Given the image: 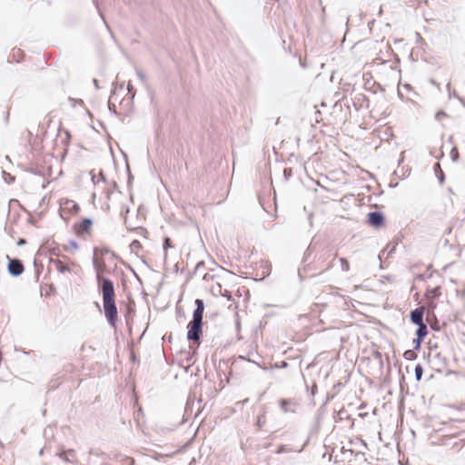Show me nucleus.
Instances as JSON below:
<instances>
[{
	"mask_svg": "<svg viewBox=\"0 0 465 465\" xmlns=\"http://www.w3.org/2000/svg\"><path fill=\"white\" fill-rule=\"evenodd\" d=\"M109 253L114 255V252L106 247H95L93 264L96 272L97 286L103 298L104 316L109 324L114 327L118 321L116 293L113 281L104 277L107 272L104 256Z\"/></svg>",
	"mask_w": 465,
	"mask_h": 465,
	"instance_id": "obj_1",
	"label": "nucleus"
},
{
	"mask_svg": "<svg viewBox=\"0 0 465 465\" xmlns=\"http://www.w3.org/2000/svg\"><path fill=\"white\" fill-rule=\"evenodd\" d=\"M196 309L193 314V320L188 323V340L199 342L202 334L203 315L204 311L203 302L200 299L195 301Z\"/></svg>",
	"mask_w": 465,
	"mask_h": 465,
	"instance_id": "obj_2",
	"label": "nucleus"
},
{
	"mask_svg": "<svg viewBox=\"0 0 465 465\" xmlns=\"http://www.w3.org/2000/svg\"><path fill=\"white\" fill-rule=\"evenodd\" d=\"M94 223L93 219L83 217L72 225V231L77 238L87 240L93 235Z\"/></svg>",
	"mask_w": 465,
	"mask_h": 465,
	"instance_id": "obj_3",
	"label": "nucleus"
},
{
	"mask_svg": "<svg viewBox=\"0 0 465 465\" xmlns=\"http://www.w3.org/2000/svg\"><path fill=\"white\" fill-rule=\"evenodd\" d=\"M80 205L74 200L68 198H62L59 201V213L61 218L65 222H68L73 217L76 216L80 213Z\"/></svg>",
	"mask_w": 465,
	"mask_h": 465,
	"instance_id": "obj_4",
	"label": "nucleus"
},
{
	"mask_svg": "<svg viewBox=\"0 0 465 465\" xmlns=\"http://www.w3.org/2000/svg\"><path fill=\"white\" fill-rule=\"evenodd\" d=\"M8 270L11 274L18 276L24 272V266L19 260H10Z\"/></svg>",
	"mask_w": 465,
	"mask_h": 465,
	"instance_id": "obj_5",
	"label": "nucleus"
},
{
	"mask_svg": "<svg viewBox=\"0 0 465 465\" xmlns=\"http://www.w3.org/2000/svg\"><path fill=\"white\" fill-rule=\"evenodd\" d=\"M368 221L373 226H381L383 223V216L378 212L370 213L368 214Z\"/></svg>",
	"mask_w": 465,
	"mask_h": 465,
	"instance_id": "obj_6",
	"label": "nucleus"
},
{
	"mask_svg": "<svg viewBox=\"0 0 465 465\" xmlns=\"http://www.w3.org/2000/svg\"><path fill=\"white\" fill-rule=\"evenodd\" d=\"M423 307H420L411 312V318L413 323L420 325L423 324Z\"/></svg>",
	"mask_w": 465,
	"mask_h": 465,
	"instance_id": "obj_7",
	"label": "nucleus"
},
{
	"mask_svg": "<svg viewBox=\"0 0 465 465\" xmlns=\"http://www.w3.org/2000/svg\"><path fill=\"white\" fill-rule=\"evenodd\" d=\"M419 328L417 330V340L415 348L418 349L423 341L424 337L428 334V328L425 323L418 325Z\"/></svg>",
	"mask_w": 465,
	"mask_h": 465,
	"instance_id": "obj_8",
	"label": "nucleus"
},
{
	"mask_svg": "<svg viewBox=\"0 0 465 465\" xmlns=\"http://www.w3.org/2000/svg\"><path fill=\"white\" fill-rule=\"evenodd\" d=\"M54 265L55 270L58 272L64 273V272H70L69 266L67 264H65L64 262H63L61 260L54 261Z\"/></svg>",
	"mask_w": 465,
	"mask_h": 465,
	"instance_id": "obj_9",
	"label": "nucleus"
},
{
	"mask_svg": "<svg viewBox=\"0 0 465 465\" xmlns=\"http://www.w3.org/2000/svg\"><path fill=\"white\" fill-rule=\"evenodd\" d=\"M440 286H435V287H431V288L428 287L426 290V296L429 299H435L438 296H440Z\"/></svg>",
	"mask_w": 465,
	"mask_h": 465,
	"instance_id": "obj_10",
	"label": "nucleus"
},
{
	"mask_svg": "<svg viewBox=\"0 0 465 465\" xmlns=\"http://www.w3.org/2000/svg\"><path fill=\"white\" fill-rule=\"evenodd\" d=\"M340 263L342 271L348 272L350 270V263L346 258H340Z\"/></svg>",
	"mask_w": 465,
	"mask_h": 465,
	"instance_id": "obj_11",
	"label": "nucleus"
},
{
	"mask_svg": "<svg viewBox=\"0 0 465 465\" xmlns=\"http://www.w3.org/2000/svg\"><path fill=\"white\" fill-rule=\"evenodd\" d=\"M422 374H423V369L421 367V365H417L415 367V376H416V380L417 381H420L421 377H422Z\"/></svg>",
	"mask_w": 465,
	"mask_h": 465,
	"instance_id": "obj_12",
	"label": "nucleus"
},
{
	"mask_svg": "<svg viewBox=\"0 0 465 465\" xmlns=\"http://www.w3.org/2000/svg\"><path fill=\"white\" fill-rule=\"evenodd\" d=\"M172 247H173V244H172V241H171V239H170V238H168V237H167V238H165V239H164V242H163V249H164V251L166 252V250H167L168 248H172Z\"/></svg>",
	"mask_w": 465,
	"mask_h": 465,
	"instance_id": "obj_13",
	"label": "nucleus"
},
{
	"mask_svg": "<svg viewBox=\"0 0 465 465\" xmlns=\"http://www.w3.org/2000/svg\"><path fill=\"white\" fill-rule=\"evenodd\" d=\"M280 405L281 407L285 411H288V405H289V401L288 400H285V399H282L280 401Z\"/></svg>",
	"mask_w": 465,
	"mask_h": 465,
	"instance_id": "obj_14",
	"label": "nucleus"
},
{
	"mask_svg": "<svg viewBox=\"0 0 465 465\" xmlns=\"http://www.w3.org/2000/svg\"><path fill=\"white\" fill-rule=\"evenodd\" d=\"M13 54L18 57L17 61L23 57V52L20 49H13Z\"/></svg>",
	"mask_w": 465,
	"mask_h": 465,
	"instance_id": "obj_15",
	"label": "nucleus"
},
{
	"mask_svg": "<svg viewBox=\"0 0 465 465\" xmlns=\"http://www.w3.org/2000/svg\"><path fill=\"white\" fill-rule=\"evenodd\" d=\"M447 117V114L444 112H439L436 114V119L437 120H442L443 118Z\"/></svg>",
	"mask_w": 465,
	"mask_h": 465,
	"instance_id": "obj_16",
	"label": "nucleus"
},
{
	"mask_svg": "<svg viewBox=\"0 0 465 465\" xmlns=\"http://www.w3.org/2000/svg\"><path fill=\"white\" fill-rule=\"evenodd\" d=\"M132 246L140 247V246H141V244H140V242H139L138 241H134V242H132Z\"/></svg>",
	"mask_w": 465,
	"mask_h": 465,
	"instance_id": "obj_17",
	"label": "nucleus"
},
{
	"mask_svg": "<svg viewBox=\"0 0 465 465\" xmlns=\"http://www.w3.org/2000/svg\"><path fill=\"white\" fill-rule=\"evenodd\" d=\"M126 460L128 461V463H129L130 465H134V459H132V458H127V459H126Z\"/></svg>",
	"mask_w": 465,
	"mask_h": 465,
	"instance_id": "obj_18",
	"label": "nucleus"
},
{
	"mask_svg": "<svg viewBox=\"0 0 465 465\" xmlns=\"http://www.w3.org/2000/svg\"><path fill=\"white\" fill-rule=\"evenodd\" d=\"M110 208L109 204L106 203L104 205V209L108 210Z\"/></svg>",
	"mask_w": 465,
	"mask_h": 465,
	"instance_id": "obj_19",
	"label": "nucleus"
},
{
	"mask_svg": "<svg viewBox=\"0 0 465 465\" xmlns=\"http://www.w3.org/2000/svg\"><path fill=\"white\" fill-rule=\"evenodd\" d=\"M24 242H25V241H24V240H20L18 243H19V244H23Z\"/></svg>",
	"mask_w": 465,
	"mask_h": 465,
	"instance_id": "obj_20",
	"label": "nucleus"
}]
</instances>
